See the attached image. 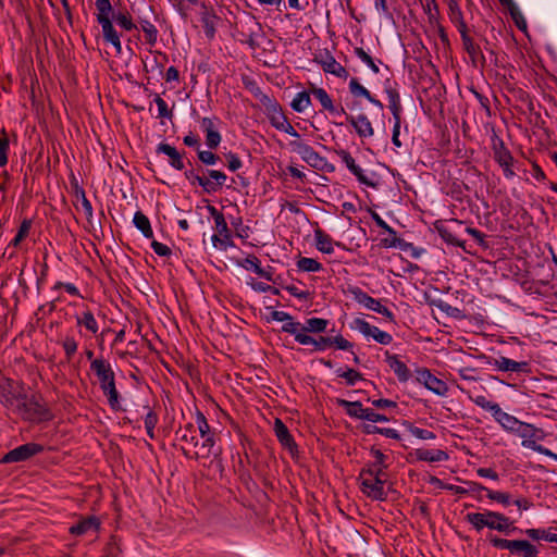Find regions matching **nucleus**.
Segmentation results:
<instances>
[{"instance_id":"nucleus-1","label":"nucleus","mask_w":557,"mask_h":557,"mask_svg":"<svg viewBox=\"0 0 557 557\" xmlns=\"http://www.w3.org/2000/svg\"><path fill=\"white\" fill-rule=\"evenodd\" d=\"M90 369L96 374L110 408L115 411L120 410V393L115 386V374L110 362L104 358H96L90 362Z\"/></svg>"},{"instance_id":"nucleus-2","label":"nucleus","mask_w":557,"mask_h":557,"mask_svg":"<svg viewBox=\"0 0 557 557\" xmlns=\"http://www.w3.org/2000/svg\"><path fill=\"white\" fill-rule=\"evenodd\" d=\"M465 520L476 531L481 532L484 528L495 530L506 535L515 531L513 521L509 517L498 511L484 509L481 512H468Z\"/></svg>"},{"instance_id":"nucleus-3","label":"nucleus","mask_w":557,"mask_h":557,"mask_svg":"<svg viewBox=\"0 0 557 557\" xmlns=\"http://www.w3.org/2000/svg\"><path fill=\"white\" fill-rule=\"evenodd\" d=\"M12 412L33 423L47 422L53 419L51 410L41 401L40 396L32 395L28 397L25 392L23 393V399L16 404Z\"/></svg>"},{"instance_id":"nucleus-4","label":"nucleus","mask_w":557,"mask_h":557,"mask_svg":"<svg viewBox=\"0 0 557 557\" xmlns=\"http://www.w3.org/2000/svg\"><path fill=\"white\" fill-rule=\"evenodd\" d=\"M97 22L101 26L102 36L106 42L111 44L117 53L122 51L120 35L112 24V4L110 0H96Z\"/></svg>"},{"instance_id":"nucleus-5","label":"nucleus","mask_w":557,"mask_h":557,"mask_svg":"<svg viewBox=\"0 0 557 557\" xmlns=\"http://www.w3.org/2000/svg\"><path fill=\"white\" fill-rule=\"evenodd\" d=\"M515 434L522 438L521 445L524 448L534 450L553 459H557V455L555 453L542 446L541 444H537V442L544 441L546 436L543 429L536 428L534 424L522 421Z\"/></svg>"},{"instance_id":"nucleus-6","label":"nucleus","mask_w":557,"mask_h":557,"mask_svg":"<svg viewBox=\"0 0 557 557\" xmlns=\"http://www.w3.org/2000/svg\"><path fill=\"white\" fill-rule=\"evenodd\" d=\"M260 102L264 108V113L269 119L271 125L278 131L299 138V134L294 126L288 122L280 103L268 95H261Z\"/></svg>"},{"instance_id":"nucleus-7","label":"nucleus","mask_w":557,"mask_h":557,"mask_svg":"<svg viewBox=\"0 0 557 557\" xmlns=\"http://www.w3.org/2000/svg\"><path fill=\"white\" fill-rule=\"evenodd\" d=\"M472 401L483 410L490 411L495 421L498 422L500 426L509 433L515 434L520 423L522 422L515 416L503 411L497 403L488 400L483 395H478L476 397L472 398Z\"/></svg>"},{"instance_id":"nucleus-8","label":"nucleus","mask_w":557,"mask_h":557,"mask_svg":"<svg viewBox=\"0 0 557 557\" xmlns=\"http://www.w3.org/2000/svg\"><path fill=\"white\" fill-rule=\"evenodd\" d=\"M386 476V473H363V469H361L357 479L360 491L372 500L384 502L387 498V494L384 488Z\"/></svg>"},{"instance_id":"nucleus-9","label":"nucleus","mask_w":557,"mask_h":557,"mask_svg":"<svg viewBox=\"0 0 557 557\" xmlns=\"http://www.w3.org/2000/svg\"><path fill=\"white\" fill-rule=\"evenodd\" d=\"M289 146L294 152H296L302 161H305L311 168L319 171L333 172L334 165L331 164L327 159L317 152L310 145L297 138L292 140Z\"/></svg>"},{"instance_id":"nucleus-10","label":"nucleus","mask_w":557,"mask_h":557,"mask_svg":"<svg viewBox=\"0 0 557 557\" xmlns=\"http://www.w3.org/2000/svg\"><path fill=\"white\" fill-rule=\"evenodd\" d=\"M491 545L497 549H507L518 557H539V548L527 540H507L495 535L488 536Z\"/></svg>"},{"instance_id":"nucleus-11","label":"nucleus","mask_w":557,"mask_h":557,"mask_svg":"<svg viewBox=\"0 0 557 557\" xmlns=\"http://www.w3.org/2000/svg\"><path fill=\"white\" fill-rule=\"evenodd\" d=\"M200 437L202 441H201V443L200 442L198 443L197 449L191 451L190 449L186 448L185 446H182L181 447L182 454L186 458H190V459H195V460L209 459L211 457L213 458V460H216V459L220 460L222 449L220 446L216 445L215 434H213V435L207 434V435L200 436Z\"/></svg>"},{"instance_id":"nucleus-12","label":"nucleus","mask_w":557,"mask_h":557,"mask_svg":"<svg viewBox=\"0 0 557 557\" xmlns=\"http://www.w3.org/2000/svg\"><path fill=\"white\" fill-rule=\"evenodd\" d=\"M24 385L10 377L0 379V404L13 411L16 404L23 399Z\"/></svg>"},{"instance_id":"nucleus-13","label":"nucleus","mask_w":557,"mask_h":557,"mask_svg":"<svg viewBox=\"0 0 557 557\" xmlns=\"http://www.w3.org/2000/svg\"><path fill=\"white\" fill-rule=\"evenodd\" d=\"M348 292L352 296V299L359 305L379 314H382L389 322H395L394 313L387 307L383 306L379 299L371 297L358 286L349 287Z\"/></svg>"},{"instance_id":"nucleus-14","label":"nucleus","mask_w":557,"mask_h":557,"mask_svg":"<svg viewBox=\"0 0 557 557\" xmlns=\"http://www.w3.org/2000/svg\"><path fill=\"white\" fill-rule=\"evenodd\" d=\"M462 225L463 222L456 219L440 220L434 223V228L446 244L465 249V242L458 238V231Z\"/></svg>"},{"instance_id":"nucleus-15","label":"nucleus","mask_w":557,"mask_h":557,"mask_svg":"<svg viewBox=\"0 0 557 557\" xmlns=\"http://www.w3.org/2000/svg\"><path fill=\"white\" fill-rule=\"evenodd\" d=\"M45 447L37 443H26L15 447L2 457L3 463H13L28 460L29 458L42 453Z\"/></svg>"},{"instance_id":"nucleus-16","label":"nucleus","mask_w":557,"mask_h":557,"mask_svg":"<svg viewBox=\"0 0 557 557\" xmlns=\"http://www.w3.org/2000/svg\"><path fill=\"white\" fill-rule=\"evenodd\" d=\"M351 327L359 331L363 336L373 338L379 344L389 345L393 342V336L389 333L380 330L377 326L371 325L361 318H356Z\"/></svg>"},{"instance_id":"nucleus-17","label":"nucleus","mask_w":557,"mask_h":557,"mask_svg":"<svg viewBox=\"0 0 557 557\" xmlns=\"http://www.w3.org/2000/svg\"><path fill=\"white\" fill-rule=\"evenodd\" d=\"M416 380L438 396H445L448 393L447 384L432 374L426 368H418L416 370Z\"/></svg>"},{"instance_id":"nucleus-18","label":"nucleus","mask_w":557,"mask_h":557,"mask_svg":"<svg viewBox=\"0 0 557 557\" xmlns=\"http://www.w3.org/2000/svg\"><path fill=\"white\" fill-rule=\"evenodd\" d=\"M336 153L341 158L343 163L346 165V168L350 171V173L357 177L360 184L373 188L376 187V183H374L364 174V171L356 163L355 159L352 158L349 151L341 149L336 151Z\"/></svg>"},{"instance_id":"nucleus-19","label":"nucleus","mask_w":557,"mask_h":557,"mask_svg":"<svg viewBox=\"0 0 557 557\" xmlns=\"http://www.w3.org/2000/svg\"><path fill=\"white\" fill-rule=\"evenodd\" d=\"M462 47L465 51L468 53L472 64L474 66H484L486 63V59L480 48L479 45H476L473 40V38L469 35V29L466 32H462L460 34Z\"/></svg>"},{"instance_id":"nucleus-20","label":"nucleus","mask_w":557,"mask_h":557,"mask_svg":"<svg viewBox=\"0 0 557 557\" xmlns=\"http://www.w3.org/2000/svg\"><path fill=\"white\" fill-rule=\"evenodd\" d=\"M346 121L355 128L360 138H370L373 136L374 128L366 114H346Z\"/></svg>"},{"instance_id":"nucleus-21","label":"nucleus","mask_w":557,"mask_h":557,"mask_svg":"<svg viewBox=\"0 0 557 557\" xmlns=\"http://www.w3.org/2000/svg\"><path fill=\"white\" fill-rule=\"evenodd\" d=\"M318 62L325 73H330L344 79L349 75L348 71L327 51L324 54L319 55Z\"/></svg>"},{"instance_id":"nucleus-22","label":"nucleus","mask_w":557,"mask_h":557,"mask_svg":"<svg viewBox=\"0 0 557 557\" xmlns=\"http://www.w3.org/2000/svg\"><path fill=\"white\" fill-rule=\"evenodd\" d=\"M492 364L498 370L503 372H516V373H529L530 372V363L527 361H515L510 358L499 356L495 358Z\"/></svg>"},{"instance_id":"nucleus-23","label":"nucleus","mask_w":557,"mask_h":557,"mask_svg":"<svg viewBox=\"0 0 557 557\" xmlns=\"http://www.w3.org/2000/svg\"><path fill=\"white\" fill-rule=\"evenodd\" d=\"M370 455L374 458V461L366 463V466L362 468L363 473H368V474L386 473V470L388 468L387 456L385 454H383L382 450L376 448L375 446H372L370 448Z\"/></svg>"},{"instance_id":"nucleus-24","label":"nucleus","mask_w":557,"mask_h":557,"mask_svg":"<svg viewBox=\"0 0 557 557\" xmlns=\"http://www.w3.org/2000/svg\"><path fill=\"white\" fill-rule=\"evenodd\" d=\"M207 176L203 177V191L214 194L219 191L226 183L227 176L219 170H207Z\"/></svg>"},{"instance_id":"nucleus-25","label":"nucleus","mask_w":557,"mask_h":557,"mask_svg":"<svg viewBox=\"0 0 557 557\" xmlns=\"http://www.w3.org/2000/svg\"><path fill=\"white\" fill-rule=\"evenodd\" d=\"M282 332L288 333L294 336L295 341L302 346H311L310 351H315L317 348V337L306 333L304 331H299L297 329V324H283Z\"/></svg>"},{"instance_id":"nucleus-26","label":"nucleus","mask_w":557,"mask_h":557,"mask_svg":"<svg viewBox=\"0 0 557 557\" xmlns=\"http://www.w3.org/2000/svg\"><path fill=\"white\" fill-rule=\"evenodd\" d=\"M492 150L494 159L499 165H508V163L515 161L511 152L505 146L504 140L497 135L492 137Z\"/></svg>"},{"instance_id":"nucleus-27","label":"nucleus","mask_w":557,"mask_h":557,"mask_svg":"<svg viewBox=\"0 0 557 557\" xmlns=\"http://www.w3.org/2000/svg\"><path fill=\"white\" fill-rule=\"evenodd\" d=\"M76 325L85 327L91 334H97L99 331V324L88 307H84V310L74 315Z\"/></svg>"},{"instance_id":"nucleus-28","label":"nucleus","mask_w":557,"mask_h":557,"mask_svg":"<svg viewBox=\"0 0 557 557\" xmlns=\"http://www.w3.org/2000/svg\"><path fill=\"white\" fill-rule=\"evenodd\" d=\"M385 357L388 367L394 371L397 379L400 382H407L410 379V370L408 367L398 358L397 355H392L389 351H385Z\"/></svg>"},{"instance_id":"nucleus-29","label":"nucleus","mask_w":557,"mask_h":557,"mask_svg":"<svg viewBox=\"0 0 557 557\" xmlns=\"http://www.w3.org/2000/svg\"><path fill=\"white\" fill-rule=\"evenodd\" d=\"M330 321L323 318H309L305 323L298 322L297 329L309 334H322L326 332Z\"/></svg>"},{"instance_id":"nucleus-30","label":"nucleus","mask_w":557,"mask_h":557,"mask_svg":"<svg viewBox=\"0 0 557 557\" xmlns=\"http://www.w3.org/2000/svg\"><path fill=\"white\" fill-rule=\"evenodd\" d=\"M157 153L166 154L170 158V165L177 171H182L185 168L182 154L176 150L175 147L166 144L160 143L156 149Z\"/></svg>"},{"instance_id":"nucleus-31","label":"nucleus","mask_w":557,"mask_h":557,"mask_svg":"<svg viewBox=\"0 0 557 557\" xmlns=\"http://www.w3.org/2000/svg\"><path fill=\"white\" fill-rule=\"evenodd\" d=\"M384 91L387 95L388 109L391 110L393 117L401 116L403 107L398 90L392 86L389 81H386Z\"/></svg>"},{"instance_id":"nucleus-32","label":"nucleus","mask_w":557,"mask_h":557,"mask_svg":"<svg viewBox=\"0 0 557 557\" xmlns=\"http://www.w3.org/2000/svg\"><path fill=\"white\" fill-rule=\"evenodd\" d=\"M100 522L98 518L90 516L79 520L76 524H73L70 528V533L72 535L81 536L90 531H97L99 529Z\"/></svg>"},{"instance_id":"nucleus-33","label":"nucleus","mask_w":557,"mask_h":557,"mask_svg":"<svg viewBox=\"0 0 557 557\" xmlns=\"http://www.w3.org/2000/svg\"><path fill=\"white\" fill-rule=\"evenodd\" d=\"M274 432L278 440V442L290 451L297 448V445L289 433L287 426L283 423L282 420L276 419L274 422Z\"/></svg>"},{"instance_id":"nucleus-34","label":"nucleus","mask_w":557,"mask_h":557,"mask_svg":"<svg viewBox=\"0 0 557 557\" xmlns=\"http://www.w3.org/2000/svg\"><path fill=\"white\" fill-rule=\"evenodd\" d=\"M314 242L315 248L323 253H333L334 251V240L333 238L322 231L321 228H317L314 231Z\"/></svg>"},{"instance_id":"nucleus-35","label":"nucleus","mask_w":557,"mask_h":557,"mask_svg":"<svg viewBox=\"0 0 557 557\" xmlns=\"http://www.w3.org/2000/svg\"><path fill=\"white\" fill-rule=\"evenodd\" d=\"M416 457L421 461L441 462L448 459V454L442 449H417Z\"/></svg>"},{"instance_id":"nucleus-36","label":"nucleus","mask_w":557,"mask_h":557,"mask_svg":"<svg viewBox=\"0 0 557 557\" xmlns=\"http://www.w3.org/2000/svg\"><path fill=\"white\" fill-rule=\"evenodd\" d=\"M133 223L136 226L137 230L141 232L144 237L146 238H152L153 237V231L150 224V221L146 214H144L141 211H136L133 218Z\"/></svg>"},{"instance_id":"nucleus-37","label":"nucleus","mask_w":557,"mask_h":557,"mask_svg":"<svg viewBox=\"0 0 557 557\" xmlns=\"http://www.w3.org/2000/svg\"><path fill=\"white\" fill-rule=\"evenodd\" d=\"M449 18L451 23L456 26L459 34L468 30L467 24L463 20L462 11L456 2L449 3Z\"/></svg>"},{"instance_id":"nucleus-38","label":"nucleus","mask_w":557,"mask_h":557,"mask_svg":"<svg viewBox=\"0 0 557 557\" xmlns=\"http://www.w3.org/2000/svg\"><path fill=\"white\" fill-rule=\"evenodd\" d=\"M338 404L346 410V413L349 417L363 420V414L366 413L367 408H363L360 401L341 399L338 400Z\"/></svg>"},{"instance_id":"nucleus-39","label":"nucleus","mask_w":557,"mask_h":557,"mask_svg":"<svg viewBox=\"0 0 557 557\" xmlns=\"http://www.w3.org/2000/svg\"><path fill=\"white\" fill-rule=\"evenodd\" d=\"M112 18L124 30L131 32L138 29L137 25L133 22L131 14L126 10L112 13Z\"/></svg>"},{"instance_id":"nucleus-40","label":"nucleus","mask_w":557,"mask_h":557,"mask_svg":"<svg viewBox=\"0 0 557 557\" xmlns=\"http://www.w3.org/2000/svg\"><path fill=\"white\" fill-rule=\"evenodd\" d=\"M138 22L141 30L144 32L146 42L150 46H154L159 34L157 27L150 21L145 18H139Z\"/></svg>"},{"instance_id":"nucleus-41","label":"nucleus","mask_w":557,"mask_h":557,"mask_svg":"<svg viewBox=\"0 0 557 557\" xmlns=\"http://www.w3.org/2000/svg\"><path fill=\"white\" fill-rule=\"evenodd\" d=\"M336 375L338 377L345 379L346 384L348 386H354V385L357 384V382L363 380V375L360 372L356 371L355 369H350V368H346V369L339 368V369H337L336 370Z\"/></svg>"},{"instance_id":"nucleus-42","label":"nucleus","mask_w":557,"mask_h":557,"mask_svg":"<svg viewBox=\"0 0 557 557\" xmlns=\"http://www.w3.org/2000/svg\"><path fill=\"white\" fill-rule=\"evenodd\" d=\"M311 104L310 94L306 90L297 92L290 107L296 112H304Z\"/></svg>"},{"instance_id":"nucleus-43","label":"nucleus","mask_w":557,"mask_h":557,"mask_svg":"<svg viewBox=\"0 0 557 557\" xmlns=\"http://www.w3.org/2000/svg\"><path fill=\"white\" fill-rule=\"evenodd\" d=\"M524 534L533 541L544 540L552 543L554 542L552 537H555V533L550 531V528L527 529L524 530Z\"/></svg>"},{"instance_id":"nucleus-44","label":"nucleus","mask_w":557,"mask_h":557,"mask_svg":"<svg viewBox=\"0 0 557 557\" xmlns=\"http://www.w3.org/2000/svg\"><path fill=\"white\" fill-rule=\"evenodd\" d=\"M297 268L304 272H319L323 269L322 264L313 258L301 257L297 261Z\"/></svg>"},{"instance_id":"nucleus-45","label":"nucleus","mask_w":557,"mask_h":557,"mask_svg":"<svg viewBox=\"0 0 557 557\" xmlns=\"http://www.w3.org/2000/svg\"><path fill=\"white\" fill-rule=\"evenodd\" d=\"M388 238H383L381 244L385 248H400L404 251H407L408 248L412 247V244L407 243L406 240L398 238L397 233L395 235H389Z\"/></svg>"},{"instance_id":"nucleus-46","label":"nucleus","mask_w":557,"mask_h":557,"mask_svg":"<svg viewBox=\"0 0 557 557\" xmlns=\"http://www.w3.org/2000/svg\"><path fill=\"white\" fill-rule=\"evenodd\" d=\"M196 428H197V431L199 433V436H205L207 434L208 435L215 434L211 430L206 416L201 411H199V410H197V412H196Z\"/></svg>"},{"instance_id":"nucleus-47","label":"nucleus","mask_w":557,"mask_h":557,"mask_svg":"<svg viewBox=\"0 0 557 557\" xmlns=\"http://www.w3.org/2000/svg\"><path fill=\"white\" fill-rule=\"evenodd\" d=\"M486 496L488 499L496 502L504 507H508L511 504V496L506 492L486 490Z\"/></svg>"},{"instance_id":"nucleus-48","label":"nucleus","mask_w":557,"mask_h":557,"mask_svg":"<svg viewBox=\"0 0 557 557\" xmlns=\"http://www.w3.org/2000/svg\"><path fill=\"white\" fill-rule=\"evenodd\" d=\"M311 94L317 100H319L323 110L326 111L327 109L332 108L333 100L325 89L313 87Z\"/></svg>"},{"instance_id":"nucleus-49","label":"nucleus","mask_w":557,"mask_h":557,"mask_svg":"<svg viewBox=\"0 0 557 557\" xmlns=\"http://www.w3.org/2000/svg\"><path fill=\"white\" fill-rule=\"evenodd\" d=\"M348 88H349L350 94L355 98L361 97V98L367 99L370 95V91L364 86H362L359 83L358 78H356V77L350 78Z\"/></svg>"},{"instance_id":"nucleus-50","label":"nucleus","mask_w":557,"mask_h":557,"mask_svg":"<svg viewBox=\"0 0 557 557\" xmlns=\"http://www.w3.org/2000/svg\"><path fill=\"white\" fill-rule=\"evenodd\" d=\"M237 265L244 268L247 271H252L255 273L260 272V260L255 256L250 255L243 260L237 261Z\"/></svg>"},{"instance_id":"nucleus-51","label":"nucleus","mask_w":557,"mask_h":557,"mask_svg":"<svg viewBox=\"0 0 557 557\" xmlns=\"http://www.w3.org/2000/svg\"><path fill=\"white\" fill-rule=\"evenodd\" d=\"M354 52L356 57L360 59L364 64H367L374 74H377L380 72V69L374 62V60L362 48L357 47L355 48Z\"/></svg>"},{"instance_id":"nucleus-52","label":"nucleus","mask_w":557,"mask_h":557,"mask_svg":"<svg viewBox=\"0 0 557 557\" xmlns=\"http://www.w3.org/2000/svg\"><path fill=\"white\" fill-rule=\"evenodd\" d=\"M154 103L158 107V116L159 119H172L173 111L169 109L168 103L160 95H156L153 99Z\"/></svg>"},{"instance_id":"nucleus-53","label":"nucleus","mask_w":557,"mask_h":557,"mask_svg":"<svg viewBox=\"0 0 557 557\" xmlns=\"http://www.w3.org/2000/svg\"><path fill=\"white\" fill-rule=\"evenodd\" d=\"M78 202L81 203V206L84 210L87 221L91 222V219L94 215V210H92V206H91L90 201L86 197V193L81 195V197H78L76 199V201L74 202V206L76 209H78Z\"/></svg>"},{"instance_id":"nucleus-54","label":"nucleus","mask_w":557,"mask_h":557,"mask_svg":"<svg viewBox=\"0 0 557 557\" xmlns=\"http://www.w3.org/2000/svg\"><path fill=\"white\" fill-rule=\"evenodd\" d=\"M78 344L73 336H66L62 342V348L66 358L70 360L77 351Z\"/></svg>"},{"instance_id":"nucleus-55","label":"nucleus","mask_w":557,"mask_h":557,"mask_svg":"<svg viewBox=\"0 0 557 557\" xmlns=\"http://www.w3.org/2000/svg\"><path fill=\"white\" fill-rule=\"evenodd\" d=\"M198 159L205 165H214L219 160V156L213 153L211 150H197Z\"/></svg>"},{"instance_id":"nucleus-56","label":"nucleus","mask_w":557,"mask_h":557,"mask_svg":"<svg viewBox=\"0 0 557 557\" xmlns=\"http://www.w3.org/2000/svg\"><path fill=\"white\" fill-rule=\"evenodd\" d=\"M408 430L412 436L420 438V440L428 441V440L436 438V435L432 431H429L426 429H421V428L410 424Z\"/></svg>"},{"instance_id":"nucleus-57","label":"nucleus","mask_w":557,"mask_h":557,"mask_svg":"<svg viewBox=\"0 0 557 557\" xmlns=\"http://www.w3.org/2000/svg\"><path fill=\"white\" fill-rule=\"evenodd\" d=\"M467 484V495L470 494L474 496L478 500H481V492L488 490L487 487L483 486L481 483L473 482V481H466Z\"/></svg>"},{"instance_id":"nucleus-58","label":"nucleus","mask_w":557,"mask_h":557,"mask_svg":"<svg viewBox=\"0 0 557 557\" xmlns=\"http://www.w3.org/2000/svg\"><path fill=\"white\" fill-rule=\"evenodd\" d=\"M509 14H510L515 25L517 26V28L522 32H527L528 24H527L525 17L523 16L520 9L517 8L516 10L509 12Z\"/></svg>"},{"instance_id":"nucleus-59","label":"nucleus","mask_w":557,"mask_h":557,"mask_svg":"<svg viewBox=\"0 0 557 557\" xmlns=\"http://www.w3.org/2000/svg\"><path fill=\"white\" fill-rule=\"evenodd\" d=\"M3 136L0 137V166H4L8 163V150H9V138L2 131Z\"/></svg>"},{"instance_id":"nucleus-60","label":"nucleus","mask_w":557,"mask_h":557,"mask_svg":"<svg viewBox=\"0 0 557 557\" xmlns=\"http://www.w3.org/2000/svg\"><path fill=\"white\" fill-rule=\"evenodd\" d=\"M283 288L299 300H308L311 296L309 290H301L295 285H285Z\"/></svg>"},{"instance_id":"nucleus-61","label":"nucleus","mask_w":557,"mask_h":557,"mask_svg":"<svg viewBox=\"0 0 557 557\" xmlns=\"http://www.w3.org/2000/svg\"><path fill=\"white\" fill-rule=\"evenodd\" d=\"M221 139V134L216 129L206 133V145L211 150L220 145Z\"/></svg>"},{"instance_id":"nucleus-62","label":"nucleus","mask_w":557,"mask_h":557,"mask_svg":"<svg viewBox=\"0 0 557 557\" xmlns=\"http://www.w3.org/2000/svg\"><path fill=\"white\" fill-rule=\"evenodd\" d=\"M225 158L227 160V168L230 171L236 172L243 166V162L236 153L230 151L225 154Z\"/></svg>"},{"instance_id":"nucleus-63","label":"nucleus","mask_w":557,"mask_h":557,"mask_svg":"<svg viewBox=\"0 0 557 557\" xmlns=\"http://www.w3.org/2000/svg\"><path fill=\"white\" fill-rule=\"evenodd\" d=\"M151 248L153 252L160 257H170L172 255L171 248L158 240L151 242Z\"/></svg>"},{"instance_id":"nucleus-64","label":"nucleus","mask_w":557,"mask_h":557,"mask_svg":"<svg viewBox=\"0 0 557 557\" xmlns=\"http://www.w3.org/2000/svg\"><path fill=\"white\" fill-rule=\"evenodd\" d=\"M185 178L193 186H200L203 188V177L202 175H199L195 170H186L184 172Z\"/></svg>"}]
</instances>
